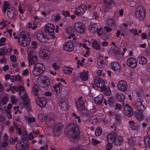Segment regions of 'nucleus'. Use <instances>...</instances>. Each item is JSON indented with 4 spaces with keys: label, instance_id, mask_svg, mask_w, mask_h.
Wrapping results in <instances>:
<instances>
[{
    "label": "nucleus",
    "instance_id": "nucleus-27",
    "mask_svg": "<svg viewBox=\"0 0 150 150\" xmlns=\"http://www.w3.org/2000/svg\"><path fill=\"white\" fill-rule=\"evenodd\" d=\"M27 8V6L25 5L24 2H21L18 6V10L20 13L23 14Z\"/></svg>",
    "mask_w": 150,
    "mask_h": 150
},
{
    "label": "nucleus",
    "instance_id": "nucleus-38",
    "mask_svg": "<svg viewBox=\"0 0 150 150\" xmlns=\"http://www.w3.org/2000/svg\"><path fill=\"white\" fill-rule=\"evenodd\" d=\"M93 47L96 50H98L100 49L101 46L100 43L98 41L96 40H94L92 43Z\"/></svg>",
    "mask_w": 150,
    "mask_h": 150
},
{
    "label": "nucleus",
    "instance_id": "nucleus-14",
    "mask_svg": "<svg viewBox=\"0 0 150 150\" xmlns=\"http://www.w3.org/2000/svg\"><path fill=\"white\" fill-rule=\"evenodd\" d=\"M123 108V112L125 115L128 116H130L133 115V110L129 105L125 104L124 105Z\"/></svg>",
    "mask_w": 150,
    "mask_h": 150
},
{
    "label": "nucleus",
    "instance_id": "nucleus-59",
    "mask_svg": "<svg viewBox=\"0 0 150 150\" xmlns=\"http://www.w3.org/2000/svg\"><path fill=\"white\" fill-rule=\"evenodd\" d=\"M112 2V0H104V4L106 6L109 5Z\"/></svg>",
    "mask_w": 150,
    "mask_h": 150
},
{
    "label": "nucleus",
    "instance_id": "nucleus-31",
    "mask_svg": "<svg viewBox=\"0 0 150 150\" xmlns=\"http://www.w3.org/2000/svg\"><path fill=\"white\" fill-rule=\"evenodd\" d=\"M61 87L62 85L60 84H55L53 86L52 90L53 91L55 92L56 94H58L60 92Z\"/></svg>",
    "mask_w": 150,
    "mask_h": 150
},
{
    "label": "nucleus",
    "instance_id": "nucleus-56",
    "mask_svg": "<svg viewBox=\"0 0 150 150\" xmlns=\"http://www.w3.org/2000/svg\"><path fill=\"white\" fill-rule=\"evenodd\" d=\"M91 123L93 124H95L98 121V119L96 118H94L93 117L91 118L89 120Z\"/></svg>",
    "mask_w": 150,
    "mask_h": 150
},
{
    "label": "nucleus",
    "instance_id": "nucleus-30",
    "mask_svg": "<svg viewBox=\"0 0 150 150\" xmlns=\"http://www.w3.org/2000/svg\"><path fill=\"white\" fill-rule=\"evenodd\" d=\"M137 60L138 63L141 65H145L147 62L146 59L142 56H140L137 57Z\"/></svg>",
    "mask_w": 150,
    "mask_h": 150
},
{
    "label": "nucleus",
    "instance_id": "nucleus-58",
    "mask_svg": "<svg viewBox=\"0 0 150 150\" xmlns=\"http://www.w3.org/2000/svg\"><path fill=\"white\" fill-rule=\"evenodd\" d=\"M112 148V144L108 143L106 146L105 150H111Z\"/></svg>",
    "mask_w": 150,
    "mask_h": 150
},
{
    "label": "nucleus",
    "instance_id": "nucleus-17",
    "mask_svg": "<svg viewBox=\"0 0 150 150\" xmlns=\"http://www.w3.org/2000/svg\"><path fill=\"white\" fill-rule=\"evenodd\" d=\"M36 37L38 40L42 42H46L47 38V37L44 35V33L41 31L37 32Z\"/></svg>",
    "mask_w": 150,
    "mask_h": 150
},
{
    "label": "nucleus",
    "instance_id": "nucleus-51",
    "mask_svg": "<svg viewBox=\"0 0 150 150\" xmlns=\"http://www.w3.org/2000/svg\"><path fill=\"white\" fill-rule=\"evenodd\" d=\"M52 67L55 70H59L60 67L55 62L53 63L52 64Z\"/></svg>",
    "mask_w": 150,
    "mask_h": 150
},
{
    "label": "nucleus",
    "instance_id": "nucleus-6",
    "mask_svg": "<svg viewBox=\"0 0 150 150\" xmlns=\"http://www.w3.org/2000/svg\"><path fill=\"white\" fill-rule=\"evenodd\" d=\"M135 14L137 18L139 19L142 20L145 16V9L142 6H139L136 9Z\"/></svg>",
    "mask_w": 150,
    "mask_h": 150
},
{
    "label": "nucleus",
    "instance_id": "nucleus-41",
    "mask_svg": "<svg viewBox=\"0 0 150 150\" xmlns=\"http://www.w3.org/2000/svg\"><path fill=\"white\" fill-rule=\"evenodd\" d=\"M142 112L141 113L140 111H137L135 112V116L137 120L139 121H142L143 119V116L142 114Z\"/></svg>",
    "mask_w": 150,
    "mask_h": 150
},
{
    "label": "nucleus",
    "instance_id": "nucleus-50",
    "mask_svg": "<svg viewBox=\"0 0 150 150\" xmlns=\"http://www.w3.org/2000/svg\"><path fill=\"white\" fill-rule=\"evenodd\" d=\"M102 132V130L99 128H97L95 131V134L96 136H99L100 135Z\"/></svg>",
    "mask_w": 150,
    "mask_h": 150
},
{
    "label": "nucleus",
    "instance_id": "nucleus-54",
    "mask_svg": "<svg viewBox=\"0 0 150 150\" xmlns=\"http://www.w3.org/2000/svg\"><path fill=\"white\" fill-rule=\"evenodd\" d=\"M72 116L74 117L75 119H77L78 120V122L80 123L81 122V120L80 119V117L79 116H77L75 113H73L72 114Z\"/></svg>",
    "mask_w": 150,
    "mask_h": 150
},
{
    "label": "nucleus",
    "instance_id": "nucleus-8",
    "mask_svg": "<svg viewBox=\"0 0 150 150\" xmlns=\"http://www.w3.org/2000/svg\"><path fill=\"white\" fill-rule=\"evenodd\" d=\"M74 45L72 41H67L63 44V48L64 50L69 52L72 51L74 49Z\"/></svg>",
    "mask_w": 150,
    "mask_h": 150
},
{
    "label": "nucleus",
    "instance_id": "nucleus-46",
    "mask_svg": "<svg viewBox=\"0 0 150 150\" xmlns=\"http://www.w3.org/2000/svg\"><path fill=\"white\" fill-rule=\"evenodd\" d=\"M8 100L7 98L6 97L4 96L3 97L0 101V104L3 105L6 104Z\"/></svg>",
    "mask_w": 150,
    "mask_h": 150
},
{
    "label": "nucleus",
    "instance_id": "nucleus-63",
    "mask_svg": "<svg viewBox=\"0 0 150 150\" xmlns=\"http://www.w3.org/2000/svg\"><path fill=\"white\" fill-rule=\"evenodd\" d=\"M12 107V105L11 103H9L8 104L7 107V110H6V112H10V109Z\"/></svg>",
    "mask_w": 150,
    "mask_h": 150
},
{
    "label": "nucleus",
    "instance_id": "nucleus-40",
    "mask_svg": "<svg viewBox=\"0 0 150 150\" xmlns=\"http://www.w3.org/2000/svg\"><path fill=\"white\" fill-rule=\"evenodd\" d=\"M116 97L120 102H123L125 99V95L121 93H118L116 94Z\"/></svg>",
    "mask_w": 150,
    "mask_h": 150
},
{
    "label": "nucleus",
    "instance_id": "nucleus-37",
    "mask_svg": "<svg viewBox=\"0 0 150 150\" xmlns=\"http://www.w3.org/2000/svg\"><path fill=\"white\" fill-rule=\"evenodd\" d=\"M101 89L103 93L107 96H109L111 94V91L109 87L104 86Z\"/></svg>",
    "mask_w": 150,
    "mask_h": 150
},
{
    "label": "nucleus",
    "instance_id": "nucleus-12",
    "mask_svg": "<svg viewBox=\"0 0 150 150\" xmlns=\"http://www.w3.org/2000/svg\"><path fill=\"white\" fill-rule=\"evenodd\" d=\"M86 9V6L85 5L82 4L75 9L74 12L76 14L81 16L84 14Z\"/></svg>",
    "mask_w": 150,
    "mask_h": 150
},
{
    "label": "nucleus",
    "instance_id": "nucleus-35",
    "mask_svg": "<svg viewBox=\"0 0 150 150\" xmlns=\"http://www.w3.org/2000/svg\"><path fill=\"white\" fill-rule=\"evenodd\" d=\"M103 100V96L102 94H99L98 96L94 98V101L95 103L98 104H101L102 103Z\"/></svg>",
    "mask_w": 150,
    "mask_h": 150
},
{
    "label": "nucleus",
    "instance_id": "nucleus-23",
    "mask_svg": "<svg viewBox=\"0 0 150 150\" xmlns=\"http://www.w3.org/2000/svg\"><path fill=\"white\" fill-rule=\"evenodd\" d=\"M116 137V134L112 133L108 134L107 135V141L109 144L112 143L114 142Z\"/></svg>",
    "mask_w": 150,
    "mask_h": 150
},
{
    "label": "nucleus",
    "instance_id": "nucleus-43",
    "mask_svg": "<svg viewBox=\"0 0 150 150\" xmlns=\"http://www.w3.org/2000/svg\"><path fill=\"white\" fill-rule=\"evenodd\" d=\"M110 51L115 55L118 54L119 52V51L117 50V48L116 46L115 47H111Z\"/></svg>",
    "mask_w": 150,
    "mask_h": 150
},
{
    "label": "nucleus",
    "instance_id": "nucleus-62",
    "mask_svg": "<svg viewBox=\"0 0 150 150\" xmlns=\"http://www.w3.org/2000/svg\"><path fill=\"white\" fill-rule=\"evenodd\" d=\"M10 59L11 61L15 62L16 61V56L14 55H12L10 57Z\"/></svg>",
    "mask_w": 150,
    "mask_h": 150
},
{
    "label": "nucleus",
    "instance_id": "nucleus-1",
    "mask_svg": "<svg viewBox=\"0 0 150 150\" xmlns=\"http://www.w3.org/2000/svg\"><path fill=\"white\" fill-rule=\"evenodd\" d=\"M11 90L13 93L16 91L18 92L19 90V95L21 96L22 99L23 100V105L25 108H29L30 107V101L28 99V96L24 88V84L22 81L20 82V85L18 87L16 86H11Z\"/></svg>",
    "mask_w": 150,
    "mask_h": 150
},
{
    "label": "nucleus",
    "instance_id": "nucleus-47",
    "mask_svg": "<svg viewBox=\"0 0 150 150\" xmlns=\"http://www.w3.org/2000/svg\"><path fill=\"white\" fill-rule=\"evenodd\" d=\"M52 19L53 21H59L60 19V16L59 14L54 15L52 16Z\"/></svg>",
    "mask_w": 150,
    "mask_h": 150
},
{
    "label": "nucleus",
    "instance_id": "nucleus-57",
    "mask_svg": "<svg viewBox=\"0 0 150 150\" xmlns=\"http://www.w3.org/2000/svg\"><path fill=\"white\" fill-rule=\"evenodd\" d=\"M134 142V139L133 137H131L128 139L127 142L130 145L132 144Z\"/></svg>",
    "mask_w": 150,
    "mask_h": 150
},
{
    "label": "nucleus",
    "instance_id": "nucleus-16",
    "mask_svg": "<svg viewBox=\"0 0 150 150\" xmlns=\"http://www.w3.org/2000/svg\"><path fill=\"white\" fill-rule=\"evenodd\" d=\"M36 104L40 107H44L46 104V99L43 97H37L35 100Z\"/></svg>",
    "mask_w": 150,
    "mask_h": 150
},
{
    "label": "nucleus",
    "instance_id": "nucleus-5",
    "mask_svg": "<svg viewBox=\"0 0 150 150\" xmlns=\"http://www.w3.org/2000/svg\"><path fill=\"white\" fill-rule=\"evenodd\" d=\"M37 81L41 87L44 88L48 86L50 84V81L48 77L43 75L38 77Z\"/></svg>",
    "mask_w": 150,
    "mask_h": 150
},
{
    "label": "nucleus",
    "instance_id": "nucleus-25",
    "mask_svg": "<svg viewBox=\"0 0 150 150\" xmlns=\"http://www.w3.org/2000/svg\"><path fill=\"white\" fill-rule=\"evenodd\" d=\"M12 50V47L11 46H9L8 49H0V55L4 57V55L8 52L11 53Z\"/></svg>",
    "mask_w": 150,
    "mask_h": 150
},
{
    "label": "nucleus",
    "instance_id": "nucleus-55",
    "mask_svg": "<svg viewBox=\"0 0 150 150\" xmlns=\"http://www.w3.org/2000/svg\"><path fill=\"white\" fill-rule=\"evenodd\" d=\"M67 38L69 39H71L74 40L76 39L75 35L72 34H68V36L67 37Z\"/></svg>",
    "mask_w": 150,
    "mask_h": 150
},
{
    "label": "nucleus",
    "instance_id": "nucleus-44",
    "mask_svg": "<svg viewBox=\"0 0 150 150\" xmlns=\"http://www.w3.org/2000/svg\"><path fill=\"white\" fill-rule=\"evenodd\" d=\"M61 127H59L58 125H56L54 126L53 132L55 134H57L60 132Z\"/></svg>",
    "mask_w": 150,
    "mask_h": 150
},
{
    "label": "nucleus",
    "instance_id": "nucleus-64",
    "mask_svg": "<svg viewBox=\"0 0 150 150\" xmlns=\"http://www.w3.org/2000/svg\"><path fill=\"white\" fill-rule=\"evenodd\" d=\"M92 142L93 144L95 145H97L100 143V141L94 139H92Z\"/></svg>",
    "mask_w": 150,
    "mask_h": 150
},
{
    "label": "nucleus",
    "instance_id": "nucleus-18",
    "mask_svg": "<svg viewBox=\"0 0 150 150\" xmlns=\"http://www.w3.org/2000/svg\"><path fill=\"white\" fill-rule=\"evenodd\" d=\"M137 64L135 59L133 58H129L127 60V64L132 68H135Z\"/></svg>",
    "mask_w": 150,
    "mask_h": 150
},
{
    "label": "nucleus",
    "instance_id": "nucleus-13",
    "mask_svg": "<svg viewBox=\"0 0 150 150\" xmlns=\"http://www.w3.org/2000/svg\"><path fill=\"white\" fill-rule=\"evenodd\" d=\"M54 28V25L50 23H48L45 28V30L46 33H47L49 35H51L52 38H54V35L53 34Z\"/></svg>",
    "mask_w": 150,
    "mask_h": 150
},
{
    "label": "nucleus",
    "instance_id": "nucleus-34",
    "mask_svg": "<svg viewBox=\"0 0 150 150\" xmlns=\"http://www.w3.org/2000/svg\"><path fill=\"white\" fill-rule=\"evenodd\" d=\"M85 103L86 102H84L83 100L78 101L76 105L78 109L81 110H83L85 107Z\"/></svg>",
    "mask_w": 150,
    "mask_h": 150
},
{
    "label": "nucleus",
    "instance_id": "nucleus-3",
    "mask_svg": "<svg viewBox=\"0 0 150 150\" xmlns=\"http://www.w3.org/2000/svg\"><path fill=\"white\" fill-rule=\"evenodd\" d=\"M30 41V39L28 34L24 32H21L19 35L18 42L21 45L25 46L28 45Z\"/></svg>",
    "mask_w": 150,
    "mask_h": 150
},
{
    "label": "nucleus",
    "instance_id": "nucleus-26",
    "mask_svg": "<svg viewBox=\"0 0 150 150\" xmlns=\"http://www.w3.org/2000/svg\"><path fill=\"white\" fill-rule=\"evenodd\" d=\"M144 141L145 144V150H150V137L146 136L144 137Z\"/></svg>",
    "mask_w": 150,
    "mask_h": 150
},
{
    "label": "nucleus",
    "instance_id": "nucleus-32",
    "mask_svg": "<svg viewBox=\"0 0 150 150\" xmlns=\"http://www.w3.org/2000/svg\"><path fill=\"white\" fill-rule=\"evenodd\" d=\"M62 70L64 74H70L72 72L73 69L70 67L64 66L62 67Z\"/></svg>",
    "mask_w": 150,
    "mask_h": 150
},
{
    "label": "nucleus",
    "instance_id": "nucleus-49",
    "mask_svg": "<svg viewBox=\"0 0 150 150\" xmlns=\"http://www.w3.org/2000/svg\"><path fill=\"white\" fill-rule=\"evenodd\" d=\"M10 99L11 103L13 104L15 103L18 100L17 98L14 95L11 96L10 97Z\"/></svg>",
    "mask_w": 150,
    "mask_h": 150
},
{
    "label": "nucleus",
    "instance_id": "nucleus-60",
    "mask_svg": "<svg viewBox=\"0 0 150 150\" xmlns=\"http://www.w3.org/2000/svg\"><path fill=\"white\" fill-rule=\"evenodd\" d=\"M29 74V71L28 70L26 69H25L22 72V75L25 76H27Z\"/></svg>",
    "mask_w": 150,
    "mask_h": 150
},
{
    "label": "nucleus",
    "instance_id": "nucleus-33",
    "mask_svg": "<svg viewBox=\"0 0 150 150\" xmlns=\"http://www.w3.org/2000/svg\"><path fill=\"white\" fill-rule=\"evenodd\" d=\"M98 27V24L92 23L90 25L89 27V30L91 32H94L96 31Z\"/></svg>",
    "mask_w": 150,
    "mask_h": 150
},
{
    "label": "nucleus",
    "instance_id": "nucleus-61",
    "mask_svg": "<svg viewBox=\"0 0 150 150\" xmlns=\"http://www.w3.org/2000/svg\"><path fill=\"white\" fill-rule=\"evenodd\" d=\"M17 140V138L16 137H15L14 138H11L10 140V143L12 144H15Z\"/></svg>",
    "mask_w": 150,
    "mask_h": 150
},
{
    "label": "nucleus",
    "instance_id": "nucleus-42",
    "mask_svg": "<svg viewBox=\"0 0 150 150\" xmlns=\"http://www.w3.org/2000/svg\"><path fill=\"white\" fill-rule=\"evenodd\" d=\"M24 118L25 119L28 120V123H30L31 122H34L35 121V118L33 117L28 116L27 115H25Z\"/></svg>",
    "mask_w": 150,
    "mask_h": 150
},
{
    "label": "nucleus",
    "instance_id": "nucleus-45",
    "mask_svg": "<svg viewBox=\"0 0 150 150\" xmlns=\"http://www.w3.org/2000/svg\"><path fill=\"white\" fill-rule=\"evenodd\" d=\"M59 105L60 107L63 109H66L67 108V105L66 101H60L59 103Z\"/></svg>",
    "mask_w": 150,
    "mask_h": 150
},
{
    "label": "nucleus",
    "instance_id": "nucleus-7",
    "mask_svg": "<svg viewBox=\"0 0 150 150\" xmlns=\"http://www.w3.org/2000/svg\"><path fill=\"white\" fill-rule=\"evenodd\" d=\"M28 64L30 66L36 63L37 60L36 53L34 51H30L28 53Z\"/></svg>",
    "mask_w": 150,
    "mask_h": 150
},
{
    "label": "nucleus",
    "instance_id": "nucleus-19",
    "mask_svg": "<svg viewBox=\"0 0 150 150\" xmlns=\"http://www.w3.org/2000/svg\"><path fill=\"white\" fill-rule=\"evenodd\" d=\"M83 41L84 43L82 44L83 46L87 50L86 52V54L88 56H89L90 54V52L89 50L91 47L90 42L88 41L85 39L83 40Z\"/></svg>",
    "mask_w": 150,
    "mask_h": 150
},
{
    "label": "nucleus",
    "instance_id": "nucleus-39",
    "mask_svg": "<svg viewBox=\"0 0 150 150\" xmlns=\"http://www.w3.org/2000/svg\"><path fill=\"white\" fill-rule=\"evenodd\" d=\"M21 79L22 78L20 75L12 76L10 77V81L11 82H14L16 81H21Z\"/></svg>",
    "mask_w": 150,
    "mask_h": 150
},
{
    "label": "nucleus",
    "instance_id": "nucleus-52",
    "mask_svg": "<svg viewBox=\"0 0 150 150\" xmlns=\"http://www.w3.org/2000/svg\"><path fill=\"white\" fill-rule=\"evenodd\" d=\"M28 28H31L33 30L35 29L37 27V26L35 24H33V26H32V23L30 22H29L28 23Z\"/></svg>",
    "mask_w": 150,
    "mask_h": 150
},
{
    "label": "nucleus",
    "instance_id": "nucleus-22",
    "mask_svg": "<svg viewBox=\"0 0 150 150\" xmlns=\"http://www.w3.org/2000/svg\"><path fill=\"white\" fill-rule=\"evenodd\" d=\"M25 145L24 142H19L16 145V149L17 150H25L28 147L27 145L24 146Z\"/></svg>",
    "mask_w": 150,
    "mask_h": 150
},
{
    "label": "nucleus",
    "instance_id": "nucleus-2",
    "mask_svg": "<svg viewBox=\"0 0 150 150\" xmlns=\"http://www.w3.org/2000/svg\"><path fill=\"white\" fill-rule=\"evenodd\" d=\"M68 127L71 129L68 132V136L70 140L74 142H76L79 140V133L78 130V127L75 124H69Z\"/></svg>",
    "mask_w": 150,
    "mask_h": 150
},
{
    "label": "nucleus",
    "instance_id": "nucleus-53",
    "mask_svg": "<svg viewBox=\"0 0 150 150\" xmlns=\"http://www.w3.org/2000/svg\"><path fill=\"white\" fill-rule=\"evenodd\" d=\"M13 69L16 72H18L19 71V69L18 66L17 64L16 63H14L12 64Z\"/></svg>",
    "mask_w": 150,
    "mask_h": 150
},
{
    "label": "nucleus",
    "instance_id": "nucleus-28",
    "mask_svg": "<svg viewBox=\"0 0 150 150\" xmlns=\"http://www.w3.org/2000/svg\"><path fill=\"white\" fill-rule=\"evenodd\" d=\"M88 73V71L84 70L83 72L80 73L79 76L82 80L85 81L87 80Z\"/></svg>",
    "mask_w": 150,
    "mask_h": 150
},
{
    "label": "nucleus",
    "instance_id": "nucleus-9",
    "mask_svg": "<svg viewBox=\"0 0 150 150\" xmlns=\"http://www.w3.org/2000/svg\"><path fill=\"white\" fill-rule=\"evenodd\" d=\"M73 28L76 31L80 33H83L86 29L83 25L81 23L79 22L74 24Z\"/></svg>",
    "mask_w": 150,
    "mask_h": 150
},
{
    "label": "nucleus",
    "instance_id": "nucleus-21",
    "mask_svg": "<svg viewBox=\"0 0 150 150\" xmlns=\"http://www.w3.org/2000/svg\"><path fill=\"white\" fill-rule=\"evenodd\" d=\"M112 69L116 72H119L121 70L120 64L117 62H113L110 65Z\"/></svg>",
    "mask_w": 150,
    "mask_h": 150
},
{
    "label": "nucleus",
    "instance_id": "nucleus-15",
    "mask_svg": "<svg viewBox=\"0 0 150 150\" xmlns=\"http://www.w3.org/2000/svg\"><path fill=\"white\" fill-rule=\"evenodd\" d=\"M127 85L126 82L124 80H120L117 84L118 89L122 91H126L127 90Z\"/></svg>",
    "mask_w": 150,
    "mask_h": 150
},
{
    "label": "nucleus",
    "instance_id": "nucleus-10",
    "mask_svg": "<svg viewBox=\"0 0 150 150\" xmlns=\"http://www.w3.org/2000/svg\"><path fill=\"white\" fill-rule=\"evenodd\" d=\"M39 54L43 60L46 62L48 61L49 59V51L47 49H41L39 51Z\"/></svg>",
    "mask_w": 150,
    "mask_h": 150
},
{
    "label": "nucleus",
    "instance_id": "nucleus-4",
    "mask_svg": "<svg viewBox=\"0 0 150 150\" xmlns=\"http://www.w3.org/2000/svg\"><path fill=\"white\" fill-rule=\"evenodd\" d=\"M44 69L43 64L40 63H38L34 65L32 72L34 76H38L43 73Z\"/></svg>",
    "mask_w": 150,
    "mask_h": 150
},
{
    "label": "nucleus",
    "instance_id": "nucleus-36",
    "mask_svg": "<svg viewBox=\"0 0 150 150\" xmlns=\"http://www.w3.org/2000/svg\"><path fill=\"white\" fill-rule=\"evenodd\" d=\"M32 92L34 95L36 96H38L40 94L39 93V89L38 86L37 85H35L33 87Z\"/></svg>",
    "mask_w": 150,
    "mask_h": 150
},
{
    "label": "nucleus",
    "instance_id": "nucleus-29",
    "mask_svg": "<svg viewBox=\"0 0 150 150\" xmlns=\"http://www.w3.org/2000/svg\"><path fill=\"white\" fill-rule=\"evenodd\" d=\"M16 12V10L14 8H8L7 12V15L9 18H12L15 14Z\"/></svg>",
    "mask_w": 150,
    "mask_h": 150
},
{
    "label": "nucleus",
    "instance_id": "nucleus-11",
    "mask_svg": "<svg viewBox=\"0 0 150 150\" xmlns=\"http://www.w3.org/2000/svg\"><path fill=\"white\" fill-rule=\"evenodd\" d=\"M143 101L141 98H139L137 99L135 102V105L136 106L138 111H140L141 113L143 112L145 110V108L143 104Z\"/></svg>",
    "mask_w": 150,
    "mask_h": 150
},
{
    "label": "nucleus",
    "instance_id": "nucleus-20",
    "mask_svg": "<svg viewBox=\"0 0 150 150\" xmlns=\"http://www.w3.org/2000/svg\"><path fill=\"white\" fill-rule=\"evenodd\" d=\"M94 83L98 87L102 88L104 87L105 82L104 81L100 78H96L95 79Z\"/></svg>",
    "mask_w": 150,
    "mask_h": 150
},
{
    "label": "nucleus",
    "instance_id": "nucleus-48",
    "mask_svg": "<svg viewBox=\"0 0 150 150\" xmlns=\"http://www.w3.org/2000/svg\"><path fill=\"white\" fill-rule=\"evenodd\" d=\"M10 4L7 1H4V9L3 12L5 13L7 8L9 7Z\"/></svg>",
    "mask_w": 150,
    "mask_h": 150
},
{
    "label": "nucleus",
    "instance_id": "nucleus-24",
    "mask_svg": "<svg viewBox=\"0 0 150 150\" xmlns=\"http://www.w3.org/2000/svg\"><path fill=\"white\" fill-rule=\"evenodd\" d=\"M106 11L104 7H102L100 9V11L96 10V9L93 12V14L95 18H97L102 15V14Z\"/></svg>",
    "mask_w": 150,
    "mask_h": 150
}]
</instances>
